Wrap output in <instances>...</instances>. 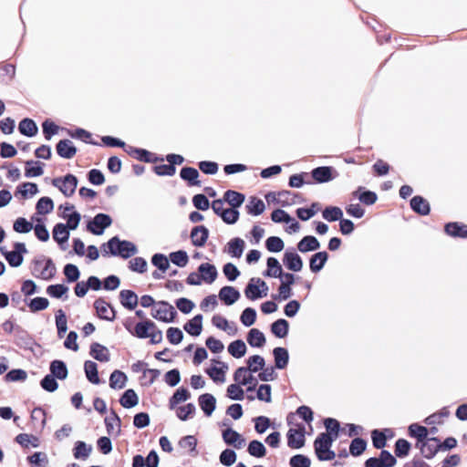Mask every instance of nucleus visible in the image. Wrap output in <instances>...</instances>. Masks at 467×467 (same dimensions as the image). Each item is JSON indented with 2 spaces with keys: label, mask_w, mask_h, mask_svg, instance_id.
<instances>
[{
  "label": "nucleus",
  "mask_w": 467,
  "mask_h": 467,
  "mask_svg": "<svg viewBox=\"0 0 467 467\" xmlns=\"http://www.w3.org/2000/svg\"><path fill=\"white\" fill-rule=\"evenodd\" d=\"M255 280L256 278L254 277L251 278L244 289V295L250 300H256L263 297L259 285L255 283Z\"/></svg>",
  "instance_id": "a19ab883"
},
{
  "label": "nucleus",
  "mask_w": 467,
  "mask_h": 467,
  "mask_svg": "<svg viewBox=\"0 0 467 467\" xmlns=\"http://www.w3.org/2000/svg\"><path fill=\"white\" fill-rule=\"evenodd\" d=\"M198 270L202 275V281L207 284L213 283L218 275L215 266L208 263L200 265Z\"/></svg>",
  "instance_id": "4be33fe9"
},
{
  "label": "nucleus",
  "mask_w": 467,
  "mask_h": 467,
  "mask_svg": "<svg viewBox=\"0 0 467 467\" xmlns=\"http://www.w3.org/2000/svg\"><path fill=\"white\" fill-rule=\"evenodd\" d=\"M328 254L327 252H318L313 254L309 261V267L313 273H318L321 271L327 263Z\"/></svg>",
  "instance_id": "412c9836"
},
{
  "label": "nucleus",
  "mask_w": 467,
  "mask_h": 467,
  "mask_svg": "<svg viewBox=\"0 0 467 467\" xmlns=\"http://www.w3.org/2000/svg\"><path fill=\"white\" fill-rule=\"evenodd\" d=\"M283 262L287 269L294 272H299L303 268V261L295 251H286Z\"/></svg>",
  "instance_id": "f8f14e48"
},
{
  "label": "nucleus",
  "mask_w": 467,
  "mask_h": 467,
  "mask_svg": "<svg viewBox=\"0 0 467 467\" xmlns=\"http://www.w3.org/2000/svg\"><path fill=\"white\" fill-rule=\"evenodd\" d=\"M85 374L87 379L93 384L99 383V378L98 375L97 364L93 361L88 360L84 365Z\"/></svg>",
  "instance_id": "37998d69"
},
{
  "label": "nucleus",
  "mask_w": 467,
  "mask_h": 467,
  "mask_svg": "<svg viewBox=\"0 0 467 467\" xmlns=\"http://www.w3.org/2000/svg\"><path fill=\"white\" fill-rule=\"evenodd\" d=\"M219 297L225 305L231 306L240 298V293L234 286H223L219 292Z\"/></svg>",
  "instance_id": "dca6fc26"
},
{
  "label": "nucleus",
  "mask_w": 467,
  "mask_h": 467,
  "mask_svg": "<svg viewBox=\"0 0 467 467\" xmlns=\"http://www.w3.org/2000/svg\"><path fill=\"white\" fill-rule=\"evenodd\" d=\"M57 154L65 159H71L77 152L73 142L69 140H62L57 145Z\"/></svg>",
  "instance_id": "a211bd4d"
},
{
  "label": "nucleus",
  "mask_w": 467,
  "mask_h": 467,
  "mask_svg": "<svg viewBox=\"0 0 467 467\" xmlns=\"http://www.w3.org/2000/svg\"><path fill=\"white\" fill-rule=\"evenodd\" d=\"M180 176L183 181L188 182L190 186H200L201 182L198 181L199 172L195 168L184 167L181 170Z\"/></svg>",
  "instance_id": "a878e982"
},
{
  "label": "nucleus",
  "mask_w": 467,
  "mask_h": 467,
  "mask_svg": "<svg viewBox=\"0 0 467 467\" xmlns=\"http://www.w3.org/2000/svg\"><path fill=\"white\" fill-rule=\"evenodd\" d=\"M198 402L204 414L210 417L216 407L215 398L210 393H204L199 396Z\"/></svg>",
  "instance_id": "2eb2a0df"
},
{
  "label": "nucleus",
  "mask_w": 467,
  "mask_h": 467,
  "mask_svg": "<svg viewBox=\"0 0 467 467\" xmlns=\"http://www.w3.org/2000/svg\"><path fill=\"white\" fill-rule=\"evenodd\" d=\"M247 342L251 347L262 348L265 343V337L257 328H252L247 335Z\"/></svg>",
  "instance_id": "f704fd0d"
},
{
  "label": "nucleus",
  "mask_w": 467,
  "mask_h": 467,
  "mask_svg": "<svg viewBox=\"0 0 467 467\" xmlns=\"http://www.w3.org/2000/svg\"><path fill=\"white\" fill-rule=\"evenodd\" d=\"M29 462L35 467H47L48 463L47 456L44 452H35L28 457Z\"/></svg>",
  "instance_id": "338daca9"
},
{
  "label": "nucleus",
  "mask_w": 467,
  "mask_h": 467,
  "mask_svg": "<svg viewBox=\"0 0 467 467\" xmlns=\"http://www.w3.org/2000/svg\"><path fill=\"white\" fill-rule=\"evenodd\" d=\"M222 436L226 444L232 445L235 449L243 448L245 443V440L241 436V434L231 428L223 431Z\"/></svg>",
  "instance_id": "ddd939ff"
},
{
  "label": "nucleus",
  "mask_w": 467,
  "mask_h": 467,
  "mask_svg": "<svg viewBox=\"0 0 467 467\" xmlns=\"http://www.w3.org/2000/svg\"><path fill=\"white\" fill-rule=\"evenodd\" d=\"M18 129L22 134L27 137H33L37 132V127L36 123L30 119H24L21 120Z\"/></svg>",
  "instance_id": "79ce46f5"
},
{
  "label": "nucleus",
  "mask_w": 467,
  "mask_h": 467,
  "mask_svg": "<svg viewBox=\"0 0 467 467\" xmlns=\"http://www.w3.org/2000/svg\"><path fill=\"white\" fill-rule=\"evenodd\" d=\"M190 398H191V394L186 389H184V388L178 389L173 393V395L171 396V398L169 400L170 409L171 410L175 409L177 404H179L180 402H182V401H186Z\"/></svg>",
  "instance_id": "4c0bfd02"
},
{
  "label": "nucleus",
  "mask_w": 467,
  "mask_h": 467,
  "mask_svg": "<svg viewBox=\"0 0 467 467\" xmlns=\"http://www.w3.org/2000/svg\"><path fill=\"white\" fill-rule=\"evenodd\" d=\"M409 432L411 437L417 438V443L421 442L428 436V430L426 427L420 426L419 424L413 423L409 427Z\"/></svg>",
  "instance_id": "09e8293b"
},
{
  "label": "nucleus",
  "mask_w": 467,
  "mask_h": 467,
  "mask_svg": "<svg viewBox=\"0 0 467 467\" xmlns=\"http://www.w3.org/2000/svg\"><path fill=\"white\" fill-rule=\"evenodd\" d=\"M445 232L452 237H467V225L459 223H448L445 225Z\"/></svg>",
  "instance_id": "393cba45"
},
{
  "label": "nucleus",
  "mask_w": 467,
  "mask_h": 467,
  "mask_svg": "<svg viewBox=\"0 0 467 467\" xmlns=\"http://www.w3.org/2000/svg\"><path fill=\"white\" fill-rule=\"evenodd\" d=\"M287 445L292 449H300L305 445V428L290 429L287 431Z\"/></svg>",
  "instance_id": "9d476101"
},
{
  "label": "nucleus",
  "mask_w": 467,
  "mask_h": 467,
  "mask_svg": "<svg viewBox=\"0 0 467 467\" xmlns=\"http://www.w3.org/2000/svg\"><path fill=\"white\" fill-rule=\"evenodd\" d=\"M190 237L194 246L202 247L209 237V230L203 225L195 226L192 228Z\"/></svg>",
  "instance_id": "9b49d317"
},
{
  "label": "nucleus",
  "mask_w": 467,
  "mask_h": 467,
  "mask_svg": "<svg viewBox=\"0 0 467 467\" xmlns=\"http://www.w3.org/2000/svg\"><path fill=\"white\" fill-rule=\"evenodd\" d=\"M38 192L37 185L34 182H24L16 188V196L21 195L24 199L31 198Z\"/></svg>",
  "instance_id": "473e14b6"
},
{
  "label": "nucleus",
  "mask_w": 467,
  "mask_h": 467,
  "mask_svg": "<svg viewBox=\"0 0 467 467\" xmlns=\"http://www.w3.org/2000/svg\"><path fill=\"white\" fill-rule=\"evenodd\" d=\"M69 237V232L67 227L63 223H57L53 229V238L58 243L62 244L67 241Z\"/></svg>",
  "instance_id": "de8ad7c7"
},
{
  "label": "nucleus",
  "mask_w": 467,
  "mask_h": 467,
  "mask_svg": "<svg viewBox=\"0 0 467 467\" xmlns=\"http://www.w3.org/2000/svg\"><path fill=\"white\" fill-rule=\"evenodd\" d=\"M223 200L227 202L232 208L241 206L244 201V195L233 190H228L224 192Z\"/></svg>",
  "instance_id": "e433bc0d"
},
{
  "label": "nucleus",
  "mask_w": 467,
  "mask_h": 467,
  "mask_svg": "<svg viewBox=\"0 0 467 467\" xmlns=\"http://www.w3.org/2000/svg\"><path fill=\"white\" fill-rule=\"evenodd\" d=\"M288 329H289V323L285 319H283V318H280V319L275 321L271 325L272 333L279 338L285 337L288 334Z\"/></svg>",
  "instance_id": "72a5a7b5"
},
{
  "label": "nucleus",
  "mask_w": 467,
  "mask_h": 467,
  "mask_svg": "<svg viewBox=\"0 0 467 467\" xmlns=\"http://www.w3.org/2000/svg\"><path fill=\"white\" fill-rule=\"evenodd\" d=\"M247 451L251 456L261 458L264 457L266 453V449L265 445L256 440L250 441Z\"/></svg>",
  "instance_id": "8fccbe9b"
},
{
  "label": "nucleus",
  "mask_w": 467,
  "mask_h": 467,
  "mask_svg": "<svg viewBox=\"0 0 467 467\" xmlns=\"http://www.w3.org/2000/svg\"><path fill=\"white\" fill-rule=\"evenodd\" d=\"M311 174L313 179L318 183L328 182L337 176L334 168L329 166L317 167L312 171Z\"/></svg>",
  "instance_id": "6e6552de"
},
{
  "label": "nucleus",
  "mask_w": 467,
  "mask_h": 467,
  "mask_svg": "<svg viewBox=\"0 0 467 467\" xmlns=\"http://www.w3.org/2000/svg\"><path fill=\"white\" fill-rule=\"evenodd\" d=\"M92 451L90 445L86 444L84 441H78L74 449V457L77 459H87Z\"/></svg>",
  "instance_id": "4d7b16f0"
},
{
  "label": "nucleus",
  "mask_w": 467,
  "mask_h": 467,
  "mask_svg": "<svg viewBox=\"0 0 467 467\" xmlns=\"http://www.w3.org/2000/svg\"><path fill=\"white\" fill-rule=\"evenodd\" d=\"M202 315H196L193 318L189 320L184 325V330L194 337L199 336L202 333Z\"/></svg>",
  "instance_id": "bb28decb"
},
{
  "label": "nucleus",
  "mask_w": 467,
  "mask_h": 467,
  "mask_svg": "<svg viewBox=\"0 0 467 467\" xmlns=\"http://www.w3.org/2000/svg\"><path fill=\"white\" fill-rule=\"evenodd\" d=\"M256 319V311L252 307L245 308L241 317L240 320L242 324L245 327H251L254 324Z\"/></svg>",
  "instance_id": "e2e57ef3"
},
{
  "label": "nucleus",
  "mask_w": 467,
  "mask_h": 467,
  "mask_svg": "<svg viewBox=\"0 0 467 467\" xmlns=\"http://www.w3.org/2000/svg\"><path fill=\"white\" fill-rule=\"evenodd\" d=\"M97 315L99 318L112 321L116 313L113 306L103 299H98L94 303Z\"/></svg>",
  "instance_id": "1a4fd4ad"
},
{
  "label": "nucleus",
  "mask_w": 467,
  "mask_h": 467,
  "mask_svg": "<svg viewBox=\"0 0 467 467\" xmlns=\"http://www.w3.org/2000/svg\"><path fill=\"white\" fill-rule=\"evenodd\" d=\"M273 355L275 358V368L278 369L285 368L288 364L289 355L285 348L277 347L274 348Z\"/></svg>",
  "instance_id": "cd10ccee"
},
{
  "label": "nucleus",
  "mask_w": 467,
  "mask_h": 467,
  "mask_svg": "<svg viewBox=\"0 0 467 467\" xmlns=\"http://www.w3.org/2000/svg\"><path fill=\"white\" fill-rule=\"evenodd\" d=\"M272 196L273 199L276 202V203L280 204L281 206H290L292 204H295L296 202L297 198V194L290 191L279 192L276 197L275 193L270 192L266 195V199L268 200Z\"/></svg>",
  "instance_id": "4468645a"
},
{
  "label": "nucleus",
  "mask_w": 467,
  "mask_h": 467,
  "mask_svg": "<svg viewBox=\"0 0 467 467\" xmlns=\"http://www.w3.org/2000/svg\"><path fill=\"white\" fill-rule=\"evenodd\" d=\"M147 261L142 257H134L129 261V269L132 272L143 274L147 271Z\"/></svg>",
  "instance_id": "864d4df0"
},
{
  "label": "nucleus",
  "mask_w": 467,
  "mask_h": 467,
  "mask_svg": "<svg viewBox=\"0 0 467 467\" xmlns=\"http://www.w3.org/2000/svg\"><path fill=\"white\" fill-rule=\"evenodd\" d=\"M55 187L58 188L65 196H71L77 188L78 179L72 174L66 175L63 179L55 178L52 181Z\"/></svg>",
  "instance_id": "39448f33"
},
{
  "label": "nucleus",
  "mask_w": 467,
  "mask_h": 467,
  "mask_svg": "<svg viewBox=\"0 0 467 467\" xmlns=\"http://www.w3.org/2000/svg\"><path fill=\"white\" fill-rule=\"evenodd\" d=\"M367 447V442L361 438H355L349 446V451L353 456L360 455Z\"/></svg>",
  "instance_id": "0e129e2a"
},
{
  "label": "nucleus",
  "mask_w": 467,
  "mask_h": 467,
  "mask_svg": "<svg viewBox=\"0 0 467 467\" xmlns=\"http://www.w3.org/2000/svg\"><path fill=\"white\" fill-rule=\"evenodd\" d=\"M119 403L125 409L134 408L139 403V396L134 389H129L119 399Z\"/></svg>",
  "instance_id": "6ab92c4d"
},
{
  "label": "nucleus",
  "mask_w": 467,
  "mask_h": 467,
  "mask_svg": "<svg viewBox=\"0 0 467 467\" xmlns=\"http://www.w3.org/2000/svg\"><path fill=\"white\" fill-rule=\"evenodd\" d=\"M56 325L57 328V336L58 337H63L65 333L67 332V317L63 310L59 309L56 314Z\"/></svg>",
  "instance_id": "5fc2aeb1"
},
{
  "label": "nucleus",
  "mask_w": 467,
  "mask_h": 467,
  "mask_svg": "<svg viewBox=\"0 0 467 467\" xmlns=\"http://www.w3.org/2000/svg\"><path fill=\"white\" fill-rule=\"evenodd\" d=\"M320 248L319 241L312 235L303 237L297 244V249L301 253L316 251Z\"/></svg>",
  "instance_id": "f3484780"
},
{
  "label": "nucleus",
  "mask_w": 467,
  "mask_h": 467,
  "mask_svg": "<svg viewBox=\"0 0 467 467\" xmlns=\"http://www.w3.org/2000/svg\"><path fill=\"white\" fill-rule=\"evenodd\" d=\"M410 207L415 213L420 215L429 214L431 210L429 202L419 195L414 196L410 200Z\"/></svg>",
  "instance_id": "aec40b11"
},
{
  "label": "nucleus",
  "mask_w": 467,
  "mask_h": 467,
  "mask_svg": "<svg viewBox=\"0 0 467 467\" xmlns=\"http://www.w3.org/2000/svg\"><path fill=\"white\" fill-rule=\"evenodd\" d=\"M125 327L130 333L139 338H150L151 344H159L162 341V332L151 320L146 319L135 325L133 330L125 324Z\"/></svg>",
  "instance_id": "f257e3e1"
},
{
  "label": "nucleus",
  "mask_w": 467,
  "mask_h": 467,
  "mask_svg": "<svg viewBox=\"0 0 467 467\" xmlns=\"http://www.w3.org/2000/svg\"><path fill=\"white\" fill-rule=\"evenodd\" d=\"M266 249L271 253H278L284 249L285 244L280 237L271 236L265 241Z\"/></svg>",
  "instance_id": "6e6d98bb"
},
{
  "label": "nucleus",
  "mask_w": 467,
  "mask_h": 467,
  "mask_svg": "<svg viewBox=\"0 0 467 467\" xmlns=\"http://www.w3.org/2000/svg\"><path fill=\"white\" fill-rule=\"evenodd\" d=\"M196 408L193 403H188L176 409V415L181 420H187L195 413Z\"/></svg>",
  "instance_id": "603ef678"
},
{
  "label": "nucleus",
  "mask_w": 467,
  "mask_h": 467,
  "mask_svg": "<svg viewBox=\"0 0 467 467\" xmlns=\"http://www.w3.org/2000/svg\"><path fill=\"white\" fill-rule=\"evenodd\" d=\"M57 269L53 261L44 257L34 260L31 273L42 280H50L56 275Z\"/></svg>",
  "instance_id": "7ed1b4c3"
},
{
  "label": "nucleus",
  "mask_w": 467,
  "mask_h": 467,
  "mask_svg": "<svg viewBox=\"0 0 467 467\" xmlns=\"http://www.w3.org/2000/svg\"><path fill=\"white\" fill-rule=\"evenodd\" d=\"M50 371L52 376L65 379L67 376V368L66 364L61 360H54L50 364Z\"/></svg>",
  "instance_id": "58836bf2"
},
{
  "label": "nucleus",
  "mask_w": 467,
  "mask_h": 467,
  "mask_svg": "<svg viewBox=\"0 0 467 467\" xmlns=\"http://www.w3.org/2000/svg\"><path fill=\"white\" fill-rule=\"evenodd\" d=\"M245 208L249 214L256 216L264 213L265 205L261 199L257 197H251Z\"/></svg>",
  "instance_id": "c9c22d12"
},
{
  "label": "nucleus",
  "mask_w": 467,
  "mask_h": 467,
  "mask_svg": "<svg viewBox=\"0 0 467 467\" xmlns=\"http://www.w3.org/2000/svg\"><path fill=\"white\" fill-rule=\"evenodd\" d=\"M170 259L172 264L180 267H184L189 261L188 254L185 251L180 250L170 254Z\"/></svg>",
  "instance_id": "680f3d73"
},
{
  "label": "nucleus",
  "mask_w": 467,
  "mask_h": 467,
  "mask_svg": "<svg viewBox=\"0 0 467 467\" xmlns=\"http://www.w3.org/2000/svg\"><path fill=\"white\" fill-rule=\"evenodd\" d=\"M420 448L421 454L431 459L441 448V442L437 438H427L420 443L416 444Z\"/></svg>",
  "instance_id": "0eeeda50"
},
{
  "label": "nucleus",
  "mask_w": 467,
  "mask_h": 467,
  "mask_svg": "<svg viewBox=\"0 0 467 467\" xmlns=\"http://www.w3.org/2000/svg\"><path fill=\"white\" fill-rule=\"evenodd\" d=\"M410 449V443L404 440V439H399L396 441L395 443V454L396 456L402 458L409 454Z\"/></svg>",
  "instance_id": "69168bd1"
},
{
  "label": "nucleus",
  "mask_w": 467,
  "mask_h": 467,
  "mask_svg": "<svg viewBox=\"0 0 467 467\" xmlns=\"http://www.w3.org/2000/svg\"><path fill=\"white\" fill-rule=\"evenodd\" d=\"M111 223L112 220L109 215L99 213L88 223V230L96 235H100Z\"/></svg>",
  "instance_id": "423d86ee"
},
{
  "label": "nucleus",
  "mask_w": 467,
  "mask_h": 467,
  "mask_svg": "<svg viewBox=\"0 0 467 467\" xmlns=\"http://www.w3.org/2000/svg\"><path fill=\"white\" fill-rule=\"evenodd\" d=\"M335 437L328 433H320L314 441L315 452L319 461H331L336 457L335 451H331Z\"/></svg>",
  "instance_id": "f03ea898"
},
{
  "label": "nucleus",
  "mask_w": 467,
  "mask_h": 467,
  "mask_svg": "<svg viewBox=\"0 0 467 467\" xmlns=\"http://www.w3.org/2000/svg\"><path fill=\"white\" fill-rule=\"evenodd\" d=\"M128 153L140 161H143L145 162H155L158 158L155 155L146 150L142 149H132L130 150H127Z\"/></svg>",
  "instance_id": "ea45409f"
},
{
  "label": "nucleus",
  "mask_w": 467,
  "mask_h": 467,
  "mask_svg": "<svg viewBox=\"0 0 467 467\" xmlns=\"http://www.w3.org/2000/svg\"><path fill=\"white\" fill-rule=\"evenodd\" d=\"M228 352L234 358H240L245 355L246 346L241 339L233 341L228 346Z\"/></svg>",
  "instance_id": "c03bdc74"
},
{
  "label": "nucleus",
  "mask_w": 467,
  "mask_h": 467,
  "mask_svg": "<svg viewBox=\"0 0 467 467\" xmlns=\"http://www.w3.org/2000/svg\"><path fill=\"white\" fill-rule=\"evenodd\" d=\"M2 254L5 255L6 261L12 267H18L22 265L24 261V256L14 251L5 252L4 248L0 249Z\"/></svg>",
  "instance_id": "13d9d810"
},
{
  "label": "nucleus",
  "mask_w": 467,
  "mask_h": 467,
  "mask_svg": "<svg viewBox=\"0 0 467 467\" xmlns=\"http://www.w3.org/2000/svg\"><path fill=\"white\" fill-rule=\"evenodd\" d=\"M90 355L95 359L101 361V362L109 361V357H110L109 349L106 347H104L99 343H93L91 345Z\"/></svg>",
  "instance_id": "7c9ffc66"
},
{
  "label": "nucleus",
  "mask_w": 467,
  "mask_h": 467,
  "mask_svg": "<svg viewBox=\"0 0 467 467\" xmlns=\"http://www.w3.org/2000/svg\"><path fill=\"white\" fill-rule=\"evenodd\" d=\"M119 296L121 305L130 310L134 309L138 305V296L131 290L120 291Z\"/></svg>",
  "instance_id": "c756f323"
},
{
  "label": "nucleus",
  "mask_w": 467,
  "mask_h": 467,
  "mask_svg": "<svg viewBox=\"0 0 467 467\" xmlns=\"http://www.w3.org/2000/svg\"><path fill=\"white\" fill-rule=\"evenodd\" d=\"M151 316L157 320L170 323L173 321L176 316V310L170 303L159 301L152 307Z\"/></svg>",
  "instance_id": "20e7f679"
},
{
  "label": "nucleus",
  "mask_w": 467,
  "mask_h": 467,
  "mask_svg": "<svg viewBox=\"0 0 467 467\" xmlns=\"http://www.w3.org/2000/svg\"><path fill=\"white\" fill-rule=\"evenodd\" d=\"M267 270L264 273L265 276L268 277H283V269L278 260L275 257H269L267 259Z\"/></svg>",
  "instance_id": "c85d7f7f"
},
{
  "label": "nucleus",
  "mask_w": 467,
  "mask_h": 467,
  "mask_svg": "<svg viewBox=\"0 0 467 467\" xmlns=\"http://www.w3.org/2000/svg\"><path fill=\"white\" fill-rule=\"evenodd\" d=\"M265 364V362L263 357L259 355H254L247 359L248 367L246 368L250 370V372H257L264 368Z\"/></svg>",
  "instance_id": "bf43d9fd"
},
{
  "label": "nucleus",
  "mask_w": 467,
  "mask_h": 467,
  "mask_svg": "<svg viewBox=\"0 0 467 467\" xmlns=\"http://www.w3.org/2000/svg\"><path fill=\"white\" fill-rule=\"evenodd\" d=\"M36 209L39 214H47L53 211L54 202L49 197H42L36 202Z\"/></svg>",
  "instance_id": "3c124183"
},
{
  "label": "nucleus",
  "mask_w": 467,
  "mask_h": 467,
  "mask_svg": "<svg viewBox=\"0 0 467 467\" xmlns=\"http://www.w3.org/2000/svg\"><path fill=\"white\" fill-rule=\"evenodd\" d=\"M289 464L291 467H310V459L303 454H296L290 458Z\"/></svg>",
  "instance_id": "774afa93"
},
{
  "label": "nucleus",
  "mask_w": 467,
  "mask_h": 467,
  "mask_svg": "<svg viewBox=\"0 0 467 467\" xmlns=\"http://www.w3.org/2000/svg\"><path fill=\"white\" fill-rule=\"evenodd\" d=\"M138 253L137 245L130 241L119 240V257L123 259L130 258Z\"/></svg>",
  "instance_id": "b1692460"
},
{
  "label": "nucleus",
  "mask_w": 467,
  "mask_h": 467,
  "mask_svg": "<svg viewBox=\"0 0 467 467\" xmlns=\"http://www.w3.org/2000/svg\"><path fill=\"white\" fill-rule=\"evenodd\" d=\"M249 371L250 370L245 367L238 368L234 374V381L243 386L251 384L255 381V379L252 376L251 373H249Z\"/></svg>",
  "instance_id": "2f4dec72"
},
{
  "label": "nucleus",
  "mask_w": 467,
  "mask_h": 467,
  "mask_svg": "<svg viewBox=\"0 0 467 467\" xmlns=\"http://www.w3.org/2000/svg\"><path fill=\"white\" fill-rule=\"evenodd\" d=\"M322 216L328 222L340 221L343 217V212L339 207L328 206L323 211Z\"/></svg>",
  "instance_id": "a18cd8bd"
},
{
  "label": "nucleus",
  "mask_w": 467,
  "mask_h": 467,
  "mask_svg": "<svg viewBox=\"0 0 467 467\" xmlns=\"http://www.w3.org/2000/svg\"><path fill=\"white\" fill-rule=\"evenodd\" d=\"M17 443L22 445L23 447H37L38 446V439L27 433L18 434L16 438Z\"/></svg>",
  "instance_id": "052dcab7"
},
{
  "label": "nucleus",
  "mask_w": 467,
  "mask_h": 467,
  "mask_svg": "<svg viewBox=\"0 0 467 467\" xmlns=\"http://www.w3.org/2000/svg\"><path fill=\"white\" fill-rule=\"evenodd\" d=\"M361 187H359L356 192H353V194L358 198V200L366 204V205H372L376 202L378 196L374 192L371 191H365L362 192H359L361 191Z\"/></svg>",
  "instance_id": "49530a36"
},
{
  "label": "nucleus",
  "mask_w": 467,
  "mask_h": 467,
  "mask_svg": "<svg viewBox=\"0 0 467 467\" xmlns=\"http://www.w3.org/2000/svg\"><path fill=\"white\" fill-rule=\"evenodd\" d=\"M245 243L239 237L233 238L227 244V253L236 258H240L244 250Z\"/></svg>",
  "instance_id": "5701e85b"
}]
</instances>
